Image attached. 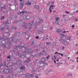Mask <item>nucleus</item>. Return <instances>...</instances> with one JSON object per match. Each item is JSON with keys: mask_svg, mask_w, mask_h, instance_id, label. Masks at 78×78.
I'll return each instance as SVG.
<instances>
[{"mask_svg": "<svg viewBox=\"0 0 78 78\" xmlns=\"http://www.w3.org/2000/svg\"><path fill=\"white\" fill-rule=\"evenodd\" d=\"M41 59H44V60H45V59H46V58L45 57H43L41 58Z\"/></svg>", "mask_w": 78, "mask_h": 78, "instance_id": "29", "label": "nucleus"}, {"mask_svg": "<svg viewBox=\"0 0 78 78\" xmlns=\"http://www.w3.org/2000/svg\"><path fill=\"white\" fill-rule=\"evenodd\" d=\"M64 22L66 23H67V22H68V20H64Z\"/></svg>", "mask_w": 78, "mask_h": 78, "instance_id": "25", "label": "nucleus"}, {"mask_svg": "<svg viewBox=\"0 0 78 78\" xmlns=\"http://www.w3.org/2000/svg\"><path fill=\"white\" fill-rule=\"evenodd\" d=\"M64 48H65L64 47H63L62 48V50H64Z\"/></svg>", "mask_w": 78, "mask_h": 78, "instance_id": "57", "label": "nucleus"}, {"mask_svg": "<svg viewBox=\"0 0 78 78\" xmlns=\"http://www.w3.org/2000/svg\"><path fill=\"white\" fill-rule=\"evenodd\" d=\"M53 29V27H51L50 28V30H51Z\"/></svg>", "mask_w": 78, "mask_h": 78, "instance_id": "43", "label": "nucleus"}, {"mask_svg": "<svg viewBox=\"0 0 78 78\" xmlns=\"http://www.w3.org/2000/svg\"><path fill=\"white\" fill-rule=\"evenodd\" d=\"M7 78H10V76L9 75L7 76Z\"/></svg>", "mask_w": 78, "mask_h": 78, "instance_id": "46", "label": "nucleus"}, {"mask_svg": "<svg viewBox=\"0 0 78 78\" xmlns=\"http://www.w3.org/2000/svg\"><path fill=\"white\" fill-rule=\"evenodd\" d=\"M71 61L72 62H75V60L73 59H72Z\"/></svg>", "mask_w": 78, "mask_h": 78, "instance_id": "37", "label": "nucleus"}, {"mask_svg": "<svg viewBox=\"0 0 78 78\" xmlns=\"http://www.w3.org/2000/svg\"><path fill=\"white\" fill-rule=\"evenodd\" d=\"M24 33L26 35H27V36H28V34H27V33L25 32Z\"/></svg>", "mask_w": 78, "mask_h": 78, "instance_id": "41", "label": "nucleus"}, {"mask_svg": "<svg viewBox=\"0 0 78 78\" xmlns=\"http://www.w3.org/2000/svg\"><path fill=\"white\" fill-rule=\"evenodd\" d=\"M60 36H61L60 37V38L61 39H62L63 37H65V36L66 35L64 34H59Z\"/></svg>", "mask_w": 78, "mask_h": 78, "instance_id": "10", "label": "nucleus"}, {"mask_svg": "<svg viewBox=\"0 0 78 78\" xmlns=\"http://www.w3.org/2000/svg\"><path fill=\"white\" fill-rule=\"evenodd\" d=\"M72 27H73V28H74V27H75V26L74 25H72Z\"/></svg>", "mask_w": 78, "mask_h": 78, "instance_id": "62", "label": "nucleus"}, {"mask_svg": "<svg viewBox=\"0 0 78 78\" xmlns=\"http://www.w3.org/2000/svg\"><path fill=\"white\" fill-rule=\"evenodd\" d=\"M8 20H7L5 23V24H8Z\"/></svg>", "mask_w": 78, "mask_h": 78, "instance_id": "30", "label": "nucleus"}, {"mask_svg": "<svg viewBox=\"0 0 78 78\" xmlns=\"http://www.w3.org/2000/svg\"><path fill=\"white\" fill-rule=\"evenodd\" d=\"M41 38H43L42 40H44V39H45V37H41Z\"/></svg>", "mask_w": 78, "mask_h": 78, "instance_id": "56", "label": "nucleus"}, {"mask_svg": "<svg viewBox=\"0 0 78 78\" xmlns=\"http://www.w3.org/2000/svg\"><path fill=\"white\" fill-rule=\"evenodd\" d=\"M13 78H16V74L13 75Z\"/></svg>", "mask_w": 78, "mask_h": 78, "instance_id": "31", "label": "nucleus"}, {"mask_svg": "<svg viewBox=\"0 0 78 78\" xmlns=\"http://www.w3.org/2000/svg\"><path fill=\"white\" fill-rule=\"evenodd\" d=\"M7 58L8 59H10L11 58V57H10V56L9 55L7 57Z\"/></svg>", "mask_w": 78, "mask_h": 78, "instance_id": "33", "label": "nucleus"}, {"mask_svg": "<svg viewBox=\"0 0 78 78\" xmlns=\"http://www.w3.org/2000/svg\"><path fill=\"white\" fill-rule=\"evenodd\" d=\"M34 8H36L37 9L39 8V6L38 5H35L34 6Z\"/></svg>", "mask_w": 78, "mask_h": 78, "instance_id": "20", "label": "nucleus"}, {"mask_svg": "<svg viewBox=\"0 0 78 78\" xmlns=\"http://www.w3.org/2000/svg\"><path fill=\"white\" fill-rule=\"evenodd\" d=\"M69 75L70 76H72V74L71 73L69 74Z\"/></svg>", "mask_w": 78, "mask_h": 78, "instance_id": "47", "label": "nucleus"}, {"mask_svg": "<svg viewBox=\"0 0 78 78\" xmlns=\"http://www.w3.org/2000/svg\"><path fill=\"white\" fill-rule=\"evenodd\" d=\"M57 67H59V65H60L59 64V62L57 63Z\"/></svg>", "mask_w": 78, "mask_h": 78, "instance_id": "28", "label": "nucleus"}, {"mask_svg": "<svg viewBox=\"0 0 78 78\" xmlns=\"http://www.w3.org/2000/svg\"><path fill=\"white\" fill-rule=\"evenodd\" d=\"M37 69L35 68L34 70L32 71V73H34L35 72H37Z\"/></svg>", "mask_w": 78, "mask_h": 78, "instance_id": "21", "label": "nucleus"}, {"mask_svg": "<svg viewBox=\"0 0 78 78\" xmlns=\"http://www.w3.org/2000/svg\"><path fill=\"white\" fill-rule=\"evenodd\" d=\"M25 75L26 77H27V78H29V76H30V73H27L26 74H25Z\"/></svg>", "mask_w": 78, "mask_h": 78, "instance_id": "18", "label": "nucleus"}, {"mask_svg": "<svg viewBox=\"0 0 78 78\" xmlns=\"http://www.w3.org/2000/svg\"><path fill=\"white\" fill-rule=\"evenodd\" d=\"M20 2H24V1H23V0H20Z\"/></svg>", "mask_w": 78, "mask_h": 78, "instance_id": "49", "label": "nucleus"}, {"mask_svg": "<svg viewBox=\"0 0 78 78\" xmlns=\"http://www.w3.org/2000/svg\"><path fill=\"white\" fill-rule=\"evenodd\" d=\"M21 48H24L25 49V50L24 51V53H31V52H30V50L29 51V50L27 48H25L24 47V46H23L21 47Z\"/></svg>", "mask_w": 78, "mask_h": 78, "instance_id": "2", "label": "nucleus"}, {"mask_svg": "<svg viewBox=\"0 0 78 78\" xmlns=\"http://www.w3.org/2000/svg\"><path fill=\"white\" fill-rule=\"evenodd\" d=\"M66 16V15H63L62 16V17H65Z\"/></svg>", "mask_w": 78, "mask_h": 78, "instance_id": "58", "label": "nucleus"}, {"mask_svg": "<svg viewBox=\"0 0 78 78\" xmlns=\"http://www.w3.org/2000/svg\"><path fill=\"white\" fill-rule=\"evenodd\" d=\"M24 11H22L21 12H20V14H21V13H24Z\"/></svg>", "mask_w": 78, "mask_h": 78, "instance_id": "44", "label": "nucleus"}, {"mask_svg": "<svg viewBox=\"0 0 78 78\" xmlns=\"http://www.w3.org/2000/svg\"><path fill=\"white\" fill-rule=\"evenodd\" d=\"M16 27H12V30H16Z\"/></svg>", "mask_w": 78, "mask_h": 78, "instance_id": "22", "label": "nucleus"}, {"mask_svg": "<svg viewBox=\"0 0 78 78\" xmlns=\"http://www.w3.org/2000/svg\"><path fill=\"white\" fill-rule=\"evenodd\" d=\"M25 4L27 5H31V3H29V1H27L26 2Z\"/></svg>", "mask_w": 78, "mask_h": 78, "instance_id": "15", "label": "nucleus"}, {"mask_svg": "<svg viewBox=\"0 0 78 78\" xmlns=\"http://www.w3.org/2000/svg\"><path fill=\"white\" fill-rule=\"evenodd\" d=\"M3 72L4 73V74H7V72L5 71V70Z\"/></svg>", "mask_w": 78, "mask_h": 78, "instance_id": "32", "label": "nucleus"}, {"mask_svg": "<svg viewBox=\"0 0 78 78\" xmlns=\"http://www.w3.org/2000/svg\"><path fill=\"white\" fill-rule=\"evenodd\" d=\"M66 33V31H64L62 32V33Z\"/></svg>", "mask_w": 78, "mask_h": 78, "instance_id": "48", "label": "nucleus"}, {"mask_svg": "<svg viewBox=\"0 0 78 78\" xmlns=\"http://www.w3.org/2000/svg\"><path fill=\"white\" fill-rule=\"evenodd\" d=\"M35 38H36V39H39V36L36 37Z\"/></svg>", "mask_w": 78, "mask_h": 78, "instance_id": "51", "label": "nucleus"}, {"mask_svg": "<svg viewBox=\"0 0 78 78\" xmlns=\"http://www.w3.org/2000/svg\"><path fill=\"white\" fill-rule=\"evenodd\" d=\"M65 12L66 13V14H69L70 13L69 12H68V11H66Z\"/></svg>", "mask_w": 78, "mask_h": 78, "instance_id": "36", "label": "nucleus"}, {"mask_svg": "<svg viewBox=\"0 0 78 78\" xmlns=\"http://www.w3.org/2000/svg\"><path fill=\"white\" fill-rule=\"evenodd\" d=\"M4 66H5V67H7V68H8V64H4Z\"/></svg>", "mask_w": 78, "mask_h": 78, "instance_id": "24", "label": "nucleus"}, {"mask_svg": "<svg viewBox=\"0 0 78 78\" xmlns=\"http://www.w3.org/2000/svg\"><path fill=\"white\" fill-rule=\"evenodd\" d=\"M23 24L24 25L22 26L24 28L27 29V27H28V26H27V23H23Z\"/></svg>", "mask_w": 78, "mask_h": 78, "instance_id": "6", "label": "nucleus"}, {"mask_svg": "<svg viewBox=\"0 0 78 78\" xmlns=\"http://www.w3.org/2000/svg\"><path fill=\"white\" fill-rule=\"evenodd\" d=\"M5 39L2 38H0V44L2 45L3 44V43H2V42L3 41H5Z\"/></svg>", "mask_w": 78, "mask_h": 78, "instance_id": "8", "label": "nucleus"}, {"mask_svg": "<svg viewBox=\"0 0 78 78\" xmlns=\"http://www.w3.org/2000/svg\"><path fill=\"white\" fill-rule=\"evenodd\" d=\"M42 55V53H40L39 54V56H41Z\"/></svg>", "mask_w": 78, "mask_h": 78, "instance_id": "63", "label": "nucleus"}, {"mask_svg": "<svg viewBox=\"0 0 78 78\" xmlns=\"http://www.w3.org/2000/svg\"><path fill=\"white\" fill-rule=\"evenodd\" d=\"M50 55H48V56L46 57V59H49V58H50Z\"/></svg>", "mask_w": 78, "mask_h": 78, "instance_id": "39", "label": "nucleus"}, {"mask_svg": "<svg viewBox=\"0 0 78 78\" xmlns=\"http://www.w3.org/2000/svg\"><path fill=\"white\" fill-rule=\"evenodd\" d=\"M35 78H39V77H38V75H37V76H36Z\"/></svg>", "mask_w": 78, "mask_h": 78, "instance_id": "52", "label": "nucleus"}, {"mask_svg": "<svg viewBox=\"0 0 78 78\" xmlns=\"http://www.w3.org/2000/svg\"><path fill=\"white\" fill-rule=\"evenodd\" d=\"M63 45H68L69 44V43L68 41H65L63 44Z\"/></svg>", "mask_w": 78, "mask_h": 78, "instance_id": "11", "label": "nucleus"}, {"mask_svg": "<svg viewBox=\"0 0 78 78\" xmlns=\"http://www.w3.org/2000/svg\"><path fill=\"white\" fill-rule=\"evenodd\" d=\"M3 19H5V16H3L2 17L1 20Z\"/></svg>", "mask_w": 78, "mask_h": 78, "instance_id": "38", "label": "nucleus"}, {"mask_svg": "<svg viewBox=\"0 0 78 78\" xmlns=\"http://www.w3.org/2000/svg\"><path fill=\"white\" fill-rule=\"evenodd\" d=\"M30 76L31 77V78H33V75L31 74L30 75Z\"/></svg>", "mask_w": 78, "mask_h": 78, "instance_id": "35", "label": "nucleus"}, {"mask_svg": "<svg viewBox=\"0 0 78 78\" xmlns=\"http://www.w3.org/2000/svg\"><path fill=\"white\" fill-rule=\"evenodd\" d=\"M5 29V28L3 27L2 28H1V30H2V31H3V30H4V29Z\"/></svg>", "mask_w": 78, "mask_h": 78, "instance_id": "34", "label": "nucleus"}, {"mask_svg": "<svg viewBox=\"0 0 78 78\" xmlns=\"http://www.w3.org/2000/svg\"><path fill=\"white\" fill-rule=\"evenodd\" d=\"M20 47V45H18V46L16 45V46L14 47V49L16 50V51H17V49L18 48H19Z\"/></svg>", "mask_w": 78, "mask_h": 78, "instance_id": "9", "label": "nucleus"}, {"mask_svg": "<svg viewBox=\"0 0 78 78\" xmlns=\"http://www.w3.org/2000/svg\"><path fill=\"white\" fill-rule=\"evenodd\" d=\"M34 42H32V43H31V45H34Z\"/></svg>", "mask_w": 78, "mask_h": 78, "instance_id": "59", "label": "nucleus"}, {"mask_svg": "<svg viewBox=\"0 0 78 78\" xmlns=\"http://www.w3.org/2000/svg\"><path fill=\"white\" fill-rule=\"evenodd\" d=\"M37 34L38 35L40 34V32H39V31L37 32Z\"/></svg>", "mask_w": 78, "mask_h": 78, "instance_id": "55", "label": "nucleus"}, {"mask_svg": "<svg viewBox=\"0 0 78 78\" xmlns=\"http://www.w3.org/2000/svg\"><path fill=\"white\" fill-rule=\"evenodd\" d=\"M51 3L52 5H53V4H54V2L52 1V2H51Z\"/></svg>", "mask_w": 78, "mask_h": 78, "instance_id": "50", "label": "nucleus"}, {"mask_svg": "<svg viewBox=\"0 0 78 78\" xmlns=\"http://www.w3.org/2000/svg\"><path fill=\"white\" fill-rule=\"evenodd\" d=\"M25 67L24 66H22L20 67V70H25Z\"/></svg>", "mask_w": 78, "mask_h": 78, "instance_id": "13", "label": "nucleus"}, {"mask_svg": "<svg viewBox=\"0 0 78 78\" xmlns=\"http://www.w3.org/2000/svg\"><path fill=\"white\" fill-rule=\"evenodd\" d=\"M69 40L70 41H72V39H71V37H69Z\"/></svg>", "mask_w": 78, "mask_h": 78, "instance_id": "26", "label": "nucleus"}, {"mask_svg": "<svg viewBox=\"0 0 78 78\" xmlns=\"http://www.w3.org/2000/svg\"><path fill=\"white\" fill-rule=\"evenodd\" d=\"M20 3V5L19 8L20 9H22V8H23V6L24 5L25 2H21Z\"/></svg>", "mask_w": 78, "mask_h": 78, "instance_id": "4", "label": "nucleus"}, {"mask_svg": "<svg viewBox=\"0 0 78 78\" xmlns=\"http://www.w3.org/2000/svg\"><path fill=\"white\" fill-rule=\"evenodd\" d=\"M51 72V70H50L49 71H48V73H50Z\"/></svg>", "mask_w": 78, "mask_h": 78, "instance_id": "42", "label": "nucleus"}, {"mask_svg": "<svg viewBox=\"0 0 78 78\" xmlns=\"http://www.w3.org/2000/svg\"><path fill=\"white\" fill-rule=\"evenodd\" d=\"M57 54L58 55V54H59V55H61V56H63V54H61V53H58L57 52H55V53L54 54V55H55V54Z\"/></svg>", "mask_w": 78, "mask_h": 78, "instance_id": "16", "label": "nucleus"}, {"mask_svg": "<svg viewBox=\"0 0 78 78\" xmlns=\"http://www.w3.org/2000/svg\"><path fill=\"white\" fill-rule=\"evenodd\" d=\"M69 38V37L68 35H65V40H68Z\"/></svg>", "mask_w": 78, "mask_h": 78, "instance_id": "14", "label": "nucleus"}, {"mask_svg": "<svg viewBox=\"0 0 78 78\" xmlns=\"http://www.w3.org/2000/svg\"><path fill=\"white\" fill-rule=\"evenodd\" d=\"M57 32H58V33H61V31H62V30H61V29H57Z\"/></svg>", "mask_w": 78, "mask_h": 78, "instance_id": "19", "label": "nucleus"}, {"mask_svg": "<svg viewBox=\"0 0 78 78\" xmlns=\"http://www.w3.org/2000/svg\"><path fill=\"white\" fill-rule=\"evenodd\" d=\"M49 10H50V12H51L52 11V10L51 9H49Z\"/></svg>", "mask_w": 78, "mask_h": 78, "instance_id": "45", "label": "nucleus"}, {"mask_svg": "<svg viewBox=\"0 0 78 78\" xmlns=\"http://www.w3.org/2000/svg\"><path fill=\"white\" fill-rule=\"evenodd\" d=\"M54 63L55 64H56V61L55 60H54Z\"/></svg>", "mask_w": 78, "mask_h": 78, "instance_id": "64", "label": "nucleus"}, {"mask_svg": "<svg viewBox=\"0 0 78 78\" xmlns=\"http://www.w3.org/2000/svg\"><path fill=\"white\" fill-rule=\"evenodd\" d=\"M78 44H75V46H78Z\"/></svg>", "mask_w": 78, "mask_h": 78, "instance_id": "60", "label": "nucleus"}, {"mask_svg": "<svg viewBox=\"0 0 78 78\" xmlns=\"http://www.w3.org/2000/svg\"><path fill=\"white\" fill-rule=\"evenodd\" d=\"M50 44V43H48V42H46V45H49V44Z\"/></svg>", "mask_w": 78, "mask_h": 78, "instance_id": "40", "label": "nucleus"}, {"mask_svg": "<svg viewBox=\"0 0 78 78\" xmlns=\"http://www.w3.org/2000/svg\"><path fill=\"white\" fill-rule=\"evenodd\" d=\"M55 5H50V9H53V7H54Z\"/></svg>", "mask_w": 78, "mask_h": 78, "instance_id": "17", "label": "nucleus"}, {"mask_svg": "<svg viewBox=\"0 0 78 78\" xmlns=\"http://www.w3.org/2000/svg\"><path fill=\"white\" fill-rule=\"evenodd\" d=\"M41 63V62H42V64H45V61H40Z\"/></svg>", "mask_w": 78, "mask_h": 78, "instance_id": "23", "label": "nucleus"}, {"mask_svg": "<svg viewBox=\"0 0 78 78\" xmlns=\"http://www.w3.org/2000/svg\"><path fill=\"white\" fill-rule=\"evenodd\" d=\"M34 64H37L38 66H40V65L41 64V61H39V60L37 59L35 60V62H34Z\"/></svg>", "mask_w": 78, "mask_h": 78, "instance_id": "3", "label": "nucleus"}, {"mask_svg": "<svg viewBox=\"0 0 78 78\" xmlns=\"http://www.w3.org/2000/svg\"><path fill=\"white\" fill-rule=\"evenodd\" d=\"M31 61V59L30 58H27V59L24 62V64L27 62V63H28V62H30V61Z\"/></svg>", "mask_w": 78, "mask_h": 78, "instance_id": "5", "label": "nucleus"}, {"mask_svg": "<svg viewBox=\"0 0 78 78\" xmlns=\"http://www.w3.org/2000/svg\"><path fill=\"white\" fill-rule=\"evenodd\" d=\"M41 20H40L39 22H36V23H34V24H33V23H29L28 25L30 27L28 28L29 29V30H31L33 26H34L35 28H37L35 27V26H36V25H39L40 24V23H41Z\"/></svg>", "mask_w": 78, "mask_h": 78, "instance_id": "1", "label": "nucleus"}, {"mask_svg": "<svg viewBox=\"0 0 78 78\" xmlns=\"http://www.w3.org/2000/svg\"><path fill=\"white\" fill-rule=\"evenodd\" d=\"M9 73H11V72H12V70H9L8 71Z\"/></svg>", "mask_w": 78, "mask_h": 78, "instance_id": "27", "label": "nucleus"}, {"mask_svg": "<svg viewBox=\"0 0 78 78\" xmlns=\"http://www.w3.org/2000/svg\"><path fill=\"white\" fill-rule=\"evenodd\" d=\"M75 20L76 22L78 21V19H75Z\"/></svg>", "mask_w": 78, "mask_h": 78, "instance_id": "54", "label": "nucleus"}, {"mask_svg": "<svg viewBox=\"0 0 78 78\" xmlns=\"http://www.w3.org/2000/svg\"><path fill=\"white\" fill-rule=\"evenodd\" d=\"M56 12V11L54 10L53 11V13H54V14H55V13Z\"/></svg>", "mask_w": 78, "mask_h": 78, "instance_id": "53", "label": "nucleus"}, {"mask_svg": "<svg viewBox=\"0 0 78 78\" xmlns=\"http://www.w3.org/2000/svg\"><path fill=\"white\" fill-rule=\"evenodd\" d=\"M55 20V23H57V25H59V23H58V20H59V18H56Z\"/></svg>", "mask_w": 78, "mask_h": 78, "instance_id": "7", "label": "nucleus"}, {"mask_svg": "<svg viewBox=\"0 0 78 78\" xmlns=\"http://www.w3.org/2000/svg\"><path fill=\"white\" fill-rule=\"evenodd\" d=\"M18 34L17 32H16L15 33V36H16V34Z\"/></svg>", "mask_w": 78, "mask_h": 78, "instance_id": "61", "label": "nucleus"}, {"mask_svg": "<svg viewBox=\"0 0 78 78\" xmlns=\"http://www.w3.org/2000/svg\"><path fill=\"white\" fill-rule=\"evenodd\" d=\"M5 9H6V5H4L1 8V10H5Z\"/></svg>", "mask_w": 78, "mask_h": 78, "instance_id": "12", "label": "nucleus"}]
</instances>
